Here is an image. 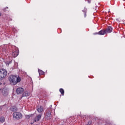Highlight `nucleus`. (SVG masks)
Wrapping results in <instances>:
<instances>
[{
	"instance_id": "f257e3e1",
	"label": "nucleus",
	"mask_w": 125,
	"mask_h": 125,
	"mask_svg": "<svg viewBox=\"0 0 125 125\" xmlns=\"http://www.w3.org/2000/svg\"><path fill=\"white\" fill-rule=\"evenodd\" d=\"M9 81L13 85H16L18 83L21 82V77L20 76L17 77L15 75H11L9 77Z\"/></svg>"
},
{
	"instance_id": "f03ea898",
	"label": "nucleus",
	"mask_w": 125,
	"mask_h": 125,
	"mask_svg": "<svg viewBox=\"0 0 125 125\" xmlns=\"http://www.w3.org/2000/svg\"><path fill=\"white\" fill-rule=\"evenodd\" d=\"M7 76V71L4 69H0V81H2L3 79Z\"/></svg>"
},
{
	"instance_id": "7ed1b4c3",
	"label": "nucleus",
	"mask_w": 125,
	"mask_h": 125,
	"mask_svg": "<svg viewBox=\"0 0 125 125\" xmlns=\"http://www.w3.org/2000/svg\"><path fill=\"white\" fill-rule=\"evenodd\" d=\"M13 117L15 120H20V119H22V115L20 112H14L13 114Z\"/></svg>"
},
{
	"instance_id": "20e7f679",
	"label": "nucleus",
	"mask_w": 125,
	"mask_h": 125,
	"mask_svg": "<svg viewBox=\"0 0 125 125\" xmlns=\"http://www.w3.org/2000/svg\"><path fill=\"white\" fill-rule=\"evenodd\" d=\"M45 118L46 120H50V119H51V111L48 110L46 111Z\"/></svg>"
},
{
	"instance_id": "39448f33",
	"label": "nucleus",
	"mask_w": 125,
	"mask_h": 125,
	"mask_svg": "<svg viewBox=\"0 0 125 125\" xmlns=\"http://www.w3.org/2000/svg\"><path fill=\"white\" fill-rule=\"evenodd\" d=\"M37 111L42 115V113H43V107L41 105H38L37 107Z\"/></svg>"
},
{
	"instance_id": "423d86ee",
	"label": "nucleus",
	"mask_w": 125,
	"mask_h": 125,
	"mask_svg": "<svg viewBox=\"0 0 125 125\" xmlns=\"http://www.w3.org/2000/svg\"><path fill=\"white\" fill-rule=\"evenodd\" d=\"M2 94L3 96H7L8 95V89L4 88L2 89Z\"/></svg>"
},
{
	"instance_id": "0eeeda50",
	"label": "nucleus",
	"mask_w": 125,
	"mask_h": 125,
	"mask_svg": "<svg viewBox=\"0 0 125 125\" xmlns=\"http://www.w3.org/2000/svg\"><path fill=\"white\" fill-rule=\"evenodd\" d=\"M105 30L106 34H110V33H112L113 31V27H112V26H108L107 28H106Z\"/></svg>"
},
{
	"instance_id": "6e6552de",
	"label": "nucleus",
	"mask_w": 125,
	"mask_h": 125,
	"mask_svg": "<svg viewBox=\"0 0 125 125\" xmlns=\"http://www.w3.org/2000/svg\"><path fill=\"white\" fill-rule=\"evenodd\" d=\"M17 94H22L24 92V89L22 87L18 88L16 90Z\"/></svg>"
},
{
	"instance_id": "1a4fd4ad",
	"label": "nucleus",
	"mask_w": 125,
	"mask_h": 125,
	"mask_svg": "<svg viewBox=\"0 0 125 125\" xmlns=\"http://www.w3.org/2000/svg\"><path fill=\"white\" fill-rule=\"evenodd\" d=\"M106 34V31L105 30H101L98 33H94V35H105Z\"/></svg>"
},
{
	"instance_id": "9d476101",
	"label": "nucleus",
	"mask_w": 125,
	"mask_h": 125,
	"mask_svg": "<svg viewBox=\"0 0 125 125\" xmlns=\"http://www.w3.org/2000/svg\"><path fill=\"white\" fill-rule=\"evenodd\" d=\"M19 55V50H14L12 53V55L13 57H17Z\"/></svg>"
},
{
	"instance_id": "9b49d317",
	"label": "nucleus",
	"mask_w": 125,
	"mask_h": 125,
	"mask_svg": "<svg viewBox=\"0 0 125 125\" xmlns=\"http://www.w3.org/2000/svg\"><path fill=\"white\" fill-rule=\"evenodd\" d=\"M42 114H40L38 115H37L36 118L34 119V122H39L42 118Z\"/></svg>"
},
{
	"instance_id": "f8f14e48",
	"label": "nucleus",
	"mask_w": 125,
	"mask_h": 125,
	"mask_svg": "<svg viewBox=\"0 0 125 125\" xmlns=\"http://www.w3.org/2000/svg\"><path fill=\"white\" fill-rule=\"evenodd\" d=\"M10 110L12 111V112H14L15 113V112H17L18 109H17V107H16V106H13L10 108Z\"/></svg>"
},
{
	"instance_id": "ddd939ff",
	"label": "nucleus",
	"mask_w": 125,
	"mask_h": 125,
	"mask_svg": "<svg viewBox=\"0 0 125 125\" xmlns=\"http://www.w3.org/2000/svg\"><path fill=\"white\" fill-rule=\"evenodd\" d=\"M30 93L28 91H25L22 94V96L23 97H27V96H29Z\"/></svg>"
},
{
	"instance_id": "4468645a",
	"label": "nucleus",
	"mask_w": 125,
	"mask_h": 125,
	"mask_svg": "<svg viewBox=\"0 0 125 125\" xmlns=\"http://www.w3.org/2000/svg\"><path fill=\"white\" fill-rule=\"evenodd\" d=\"M84 14V17L85 18L86 17V13L87 12V9L86 8H84L83 10Z\"/></svg>"
},
{
	"instance_id": "2eb2a0df",
	"label": "nucleus",
	"mask_w": 125,
	"mask_h": 125,
	"mask_svg": "<svg viewBox=\"0 0 125 125\" xmlns=\"http://www.w3.org/2000/svg\"><path fill=\"white\" fill-rule=\"evenodd\" d=\"M60 92H61L62 95L63 96L64 93H65V91H64V89L63 88H60L59 90Z\"/></svg>"
},
{
	"instance_id": "dca6fc26",
	"label": "nucleus",
	"mask_w": 125,
	"mask_h": 125,
	"mask_svg": "<svg viewBox=\"0 0 125 125\" xmlns=\"http://www.w3.org/2000/svg\"><path fill=\"white\" fill-rule=\"evenodd\" d=\"M38 72H39V75H40V76H42V75H43V74H44V72H43V71L42 70L39 69V70H38Z\"/></svg>"
},
{
	"instance_id": "f3484780",
	"label": "nucleus",
	"mask_w": 125,
	"mask_h": 125,
	"mask_svg": "<svg viewBox=\"0 0 125 125\" xmlns=\"http://www.w3.org/2000/svg\"><path fill=\"white\" fill-rule=\"evenodd\" d=\"M4 121H5V118H4V117H2L0 118V123H4Z\"/></svg>"
},
{
	"instance_id": "a211bd4d",
	"label": "nucleus",
	"mask_w": 125,
	"mask_h": 125,
	"mask_svg": "<svg viewBox=\"0 0 125 125\" xmlns=\"http://www.w3.org/2000/svg\"><path fill=\"white\" fill-rule=\"evenodd\" d=\"M3 11H8V7H6L4 9H3Z\"/></svg>"
},
{
	"instance_id": "6ab92c4d",
	"label": "nucleus",
	"mask_w": 125,
	"mask_h": 125,
	"mask_svg": "<svg viewBox=\"0 0 125 125\" xmlns=\"http://www.w3.org/2000/svg\"><path fill=\"white\" fill-rule=\"evenodd\" d=\"M25 118L26 119H29L30 118H31V115H26L25 116Z\"/></svg>"
},
{
	"instance_id": "aec40b11",
	"label": "nucleus",
	"mask_w": 125,
	"mask_h": 125,
	"mask_svg": "<svg viewBox=\"0 0 125 125\" xmlns=\"http://www.w3.org/2000/svg\"><path fill=\"white\" fill-rule=\"evenodd\" d=\"M90 125V121L88 122V124L87 125Z\"/></svg>"
},
{
	"instance_id": "412c9836",
	"label": "nucleus",
	"mask_w": 125,
	"mask_h": 125,
	"mask_svg": "<svg viewBox=\"0 0 125 125\" xmlns=\"http://www.w3.org/2000/svg\"><path fill=\"white\" fill-rule=\"evenodd\" d=\"M88 2H89V3H90V2H91V0H88Z\"/></svg>"
},
{
	"instance_id": "4be33fe9",
	"label": "nucleus",
	"mask_w": 125,
	"mask_h": 125,
	"mask_svg": "<svg viewBox=\"0 0 125 125\" xmlns=\"http://www.w3.org/2000/svg\"><path fill=\"white\" fill-rule=\"evenodd\" d=\"M9 21H12V19H11V18H9Z\"/></svg>"
},
{
	"instance_id": "5701e85b",
	"label": "nucleus",
	"mask_w": 125,
	"mask_h": 125,
	"mask_svg": "<svg viewBox=\"0 0 125 125\" xmlns=\"http://www.w3.org/2000/svg\"><path fill=\"white\" fill-rule=\"evenodd\" d=\"M2 84V83L1 82H0V85H1Z\"/></svg>"
},
{
	"instance_id": "b1692460",
	"label": "nucleus",
	"mask_w": 125,
	"mask_h": 125,
	"mask_svg": "<svg viewBox=\"0 0 125 125\" xmlns=\"http://www.w3.org/2000/svg\"><path fill=\"white\" fill-rule=\"evenodd\" d=\"M0 16H1V13H0Z\"/></svg>"
},
{
	"instance_id": "393cba45",
	"label": "nucleus",
	"mask_w": 125,
	"mask_h": 125,
	"mask_svg": "<svg viewBox=\"0 0 125 125\" xmlns=\"http://www.w3.org/2000/svg\"><path fill=\"white\" fill-rule=\"evenodd\" d=\"M1 110V108H0V110Z\"/></svg>"
}]
</instances>
